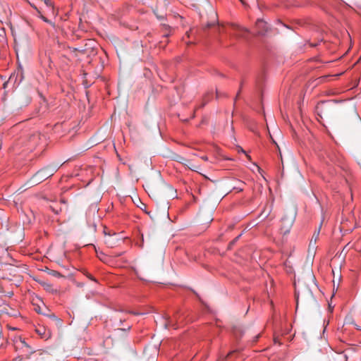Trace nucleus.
<instances>
[{"mask_svg": "<svg viewBox=\"0 0 361 361\" xmlns=\"http://www.w3.org/2000/svg\"><path fill=\"white\" fill-rule=\"evenodd\" d=\"M42 286L44 287V288L45 290H47L48 291H51V292L54 291V290L52 288V286L49 283H43Z\"/></svg>", "mask_w": 361, "mask_h": 361, "instance_id": "obj_12", "label": "nucleus"}, {"mask_svg": "<svg viewBox=\"0 0 361 361\" xmlns=\"http://www.w3.org/2000/svg\"><path fill=\"white\" fill-rule=\"evenodd\" d=\"M319 230L317 231V233L315 234H314V236L312 237V238H314V244H315L316 241H317V239L319 236Z\"/></svg>", "mask_w": 361, "mask_h": 361, "instance_id": "obj_18", "label": "nucleus"}, {"mask_svg": "<svg viewBox=\"0 0 361 361\" xmlns=\"http://www.w3.org/2000/svg\"><path fill=\"white\" fill-rule=\"evenodd\" d=\"M50 317H51V319H54V320L57 321V322H58V323H59L60 325L61 324V321L59 319H58V318H57L54 314H51V315H50Z\"/></svg>", "mask_w": 361, "mask_h": 361, "instance_id": "obj_15", "label": "nucleus"}, {"mask_svg": "<svg viewBox=\"0 0 361 361\" xmlns=\"http://www.w3.org/2000/svg\"><path fill=\"white\" fill-rule=\"evenodd\" d=\"M355 328L359 330L360 329L357 325H355Z\"/></svg>", "mask_w": 361, "mask_h": 361, "instance_id": "obj_26", "label": "nucleus"}, {"mask_svg": "<svg viewBox=\"0 0 361 361\" xmlns=\"http://www.w3.org/2000/svg\"><path fill=\"white\" fill-rule=\"evenodd\" d=\"M240 152H242L243 153H245V152L243 150V148H240Z\"/></svg>", "mask_w": 361, "mask_h": 361, "instance_id": "obj_24", "label": "nucleus"}, {"mask_svg": "<svg viewBox=\"0 0 361 361\" xmlns=\"http://www.w3.org/2000/svg\"><path fill=\"white\" fill-rule=\"evenodd\" d=\"M50 208L56 214H58L61 211V209H56L53 206H50Z\"/></svg>", "mask_w": 361, "mask_h": 361, "instance_id": "obj_14", "label": "nucleus"}, {"mask_svg": "<svg viewBox=\"0 0 361 361\" xmlns=\"http://www.w3.org/2000/svg\"><path fill=\"white\" fill-rule=\"evenodd\" d=\"M1 312L2 314H6L9 317H16L20 314L18 310L12 308L8 305H6V306L3 307Z\"/></svg>", "mask_w": 361, "mask_h": 361, "instance_id": "obj_8", "label": "nucleus"}, {"mask_svg": "<svg viewBox=\"0 0 361 361\" xmlns=\"http://www.w3.org/2000/svg\"><path fill=\"white\" fill-rule=\"evenodd\" d=\"M130 329V326H128V329H119V330L125 331L126 330H129Z\"/></svg>", "mask_w": 361, "mask_h": 361, "instance_id": "obj_20", "label": "nucleus"}, {"mask_svg": "<svg viewBox=\"0 0 361 361\" xmlns=\"http://www.w3.org/2000/svg\"><path fill=\"white\" fill-rule=\"evenodd\" d=\"M312 242H313V238H312V240H311V241H310V247L312 245H313V243H312Z\"/></svg>", "mask_w": 361, "mask_h": 361, "instance_id": "obj_22", "label": "nucleus"}, {"mask_svg": "<svg viewBox=\"0 0 361 361\" xmlns=\"http://www.w3.org/2000/svg\"><path fill=\"white\" fill-rule=\"evenodd\" d=\"M279 24H280V25H283V26H284V27H286V26L283 23H281V22H280V21H279Z\"/></svg>", "mask_w": 361, "mask_h": 361, "instance_id": "obj_23", "label": "nucleus"}, {"mask_svg": "<svg viewBox=\"0 0 361 361\" xmlns=\"http://www.w3.org/2000/svg\"><path fill=\"white\" fill-rule=\"evenodd\" d=\"M35 331L44 340H47L51 336L50 330L47 329L44 326H39L36 329Z\"/></svg>", "mask_w": 361, "mask_h": 361, "instance_id": "obj_7", "label": "nucleus"}, {"mask_svg": "<svg viewBox=\"0 0 361 361\" xmlns=\"http://www.w3.org/2000/svg\"><path fill=\"white\" fill-rule=\"evenodd\" d=\"M241 236V235H239L238 236H237L234 240H233L231 243H230V247L233 245H234L235 243V242L239 239V238Z\"/></svg>", "mask_w": 361, "mask_h": 361, "instance_id": "obj_16", "label": "nucleus"}, {"mask_svg": "<svg viewBox=\"0 0 361 361\" xmlns=\"http://www.w3.org/2000/svg\"><path fill=\"white\" fill-rule=\"evenodd\" d=\"M56 167H45L39 170L33 176L32 180L35 184L39 183L52 176L56 171Z\"/></svg>", "mask_w": 361, "mask_h": 361, "instance_id": "obj_2", "label": "nucleus"}, {"mask_svg": "<svg viewBox=\"0 0 361 361\" xmlns=\"http://www.w3.org/2000/svg\"><path fill=\"white\" fill-rule=\"evenodd\" d=\"M8 294H9V295H8L9 296H11V295H13V293H12V292H10Z\"/></svg>", "mask_w": 361, "mask_h": 361, "instance_id": "obj_28", "label": "nucleus"}, {"mask_svg": "<svg viewBox=\"0 0 361 361\" xmlns=\"http://www.w3.org/2000/svg\"><path fill=\"white\" fill-rule=\"evenodd\" d=\"M335 102L332 100L321 101L317 104L315 111L321 118H327L331 114Z\"/></svg>", "mask_w": 361, "mask_h": 361, "instance_id": "obj_1", "label": "nucleus"}, {"mask_svg": "<svg viewBox=\"0 0 361 361\" xmlns=\"http://www.w3.org/2000/svg\"><path fill=\"white\" fill-rule=\"evenodd\" d=\"M295 221V214L291 216H284L281 219L282 226L281 231L284 234H287L290 232V230L294 223Z\"/></svg>", "mask_w": 361, "mask_h": 361, "instance_id": "obj_3", "label": "nucleus"}, {"mask_svg": "<svg viewBox=\"0 0 361 361\" xmlns=\"http://www.w3.org/2000/svg\"><path fill=\"white\" fill-rule=\"evenodd\" d=\"M41 140V135L38 131H34L31 134L29 135L27 145L29 147L32 149L35 147L39 143V140Z\"/></svg>", "mask_w": 361, "mask_h": 361, "instance_id": "obj_5", "label": "nucleus"}, {"mask_svg": "<svg viewBox=\"0 0 361 361\" xmlns=\"http://www.w3.org/2000/svg\"><path fill=\"white\" fill-rule=\"evenodd\" d=\"M16 347L20 348L25 354H32L35 351V349L27 344L25 339L22 338H19L18 340L16 341Z\"/></svg>", "mask_w": 361, "mask_h": 361, "instance_id": "obj_4", "label": "nucleus"}, {"mask_svg": "<svg viewBox=\"0 0 361 361\" xmlns=\"http://www.w3.org/2000/svg\"><path fill=\"white\" fill-rule=\"evenodd\" d=\"M154 14L157 16V18H158V19L162 20V19H164V15H161V16H159V15H158V14L156 13V11H154Z\"/></svg>", "mask_w": 361, "mask_h": 361, "instance_id": "obj_19", "label": "nucleus"}, {"mask_svg": "<svg viewBox=\"0 0 361 361\" xmlns=\"http://www.w3.org/2000/svg\"><path fill=\"white\" fill-rule=\"evenodd\" d=\"M202 159H203L204 160H207V157H202Z\"/></svg>", "mask_w": 361, "mask_h": 361, "instance_id": "obj_25", "label": "nucleus"}, {"mask_svg": "<svg viewBox=\"0 0 361 361\" xmlns=\"http://www.w3.org/2000/svg\"><path fill=\"white\" fill-rule=\"evenodd\" d=\"M89 278H90V279L93 280V281H95V279H93L92 276H90Z\"/></svg>", "mask_w": 361, "mask_h": 361, "instance_id": "obj_27", "label": "nucleus"}, {"mask_svg": "<svg viewBox=\"0 0 361 361\" xmlns=\"http://www.w3.org/2000/svg\"><path fill=\"white\" fill-rule=\"evenodd\" d=\"M37 11V13H39V17L45 23H49V24H52L51 20H49V19H47L45 16H44L41 12L38 10V8L35 6H32Z\"/></svg>", "mask_w": 361, "mask_h": 361, "instance_id": "obj_11", "label": "nucleus"}, {"mask_svg": "<svg viewBox=\"0 0 361 361\" xmlns=\"http://www.w3.org/2000/svg\"><path fill=\"white\" fill-rule=\"evenodd\" d=\"M256 29L259 35H264L268 30V24L262 19H258L255 23Z\"/></svg>", "mask_w": 361, "mask_h": 361, "instance_id": "obj_6", "label": "nucleus"}, {"mask_svg": "<svg viewBox=\"0 0 361 361\" xmlns=\"http://www.w3.org/2000/svg\"><path fill=\"white\" fill-rule=\"evenodd\" d=\"M244 183L240 182V185H238V186H235L233 187V190H235L236 192H240L243 190V187L241 185H243Z\"/></svg>", "mask_w": 361, "mask_h": 361, "instance_id": "obj_13", "label": "nucleus"}, {"mask_svg": "<svg viewBox=\"0 0 361 361\" xmlns=\"http://www.w3.org/2000/svg\"><path fill=\"white\" fill-rule=\"evenodd\" d=\"M30 102H31V99L29 97H26L24 105L27 106L28 104L30 103Z\"/></svg>", "mask_w": 361, "mask_h": 361, "instance_id": "obj_17", "label": "nucleus"}, {"mask_svg": "<svg viewBox=\"0 0 361 361\" xmlns=\"http://www.w3.org/2000/svg\"><path fill=\"white\" fill-rule=\"evenodd\" d=\"M334 361H347V356L343 353H336L332 355Z\"/></svg>", "mask_w": 361, "mask_h": 361, "instance_id": "obj_9", "label": "nucleus"}, {"mask_svg": "<svg viewBox=\"0 0 361 361\" xmlns=\"http://www.w3.org/2000/svg\"><path fill=\"white\" fill-rule=\"evenodd\" d=\"M9 329H11L12 331H14V330H16L17 328H16V327H9Z\"/></svg>", "mask_w": 361, "mask_h": 361, "instance_id": "obj_21", "label": "nucleus"}, {"mask_svg": "<svg viewBox=\"0 0 361 361\" xmlns=\"http://www.w3.org/2000/svg\"><path fill=\"white\" fill-rule=\"evenodd\" d=\"M236 31L239 32L238 35L242 37H245L246 34L249 32L247 29L241 26H238Z\"/></svg>", "mask_w": 361, "mask_h": 361, "instance_id": "obj_10", "label": "nucleus"}, {"mask_svg": "<svg viewBox=\"0 0 361 361\" xmlns=\"http://www.w3.org/2000/svg\"><path fill=\"white\" fill-rule=\"evenodd\" d=\"M216 96L219 97V92L216 91Z\"/></svg>", "mask_w": 361, "mask_h": 361, "instance_id": "obj_29", "label": "nucleus"}]
</instances>
